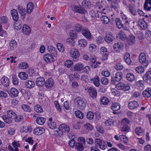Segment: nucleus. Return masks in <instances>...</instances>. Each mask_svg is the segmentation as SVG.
<instances>
[{"instance_id": "412c9836", "label": "nucleus", "mask_w": 151, "mask_h": 151, "mask_svg": "<svg viewBox=\"0 0 151 151\" xmlns=\"http://www.w3.org/2000/svg\"><path fill=\"white\" fill-rule=\"evenodd\" d=\"M22 31L23 33L26 35H29L31 32L29 27L27 24L23 25Z\"/></svg>"}, {"instance_id": "5fc2aeb1", "label": "nucleus", "mask_w": 151, "mask_h": 151, "mask_svg": "<svg viewBox=\"0 0 151 151\" xmlns=\"http://www.w3.org/2000/svg\"><path fill=\"white\" fill-rule=\"evenodd\" d=\"M84 127L86 130L88 131L91 130L93 128V126L90 123L84 124Z\"/></svg>"}, {"instance_id": "dca6fc26", "label": "nucleus", "mask_w": 151, "mask_h": 151, "mask_svg": "<svg viewBox=\"0 0 151 151\" xmlns=\"http://www.w3.org/2000/svg\"><path fill=\"white\" fill-rule=\"evenodd\" d=\"M1 83L2 84L6 87L9 85V80L8 78L4 76L1 79Z\"/></svg>"}, {"instance_id": "0e129e2a", "label": "nucleus", "mask_w": 151, "mask_h": 151, "mask_svg": "<svg viewBox=\"0 0 151 151\" xmlns=\"http://www.w3.org/2000/svg\"><path fill=\"white\" fill-rule=\"evenodd\" d=\"M76 143V141L75 139H70L68 142V144L69 146L73 148L74 146V145Z\"/></svg>"}, {"instance_id": "1a4fd4ad", "label": "nucleus", "mask_w": 151, "mask_h": 151, "mask_svg": "<svg viewBox=\"0 0 151 151\" xmlns=\"http://www.w3.org/2000/svg\"><path fill=\"white\" fill-rule=\"evenodd\" d=\"M44 78L42 77L37 78L36 80V84L37 86L40 87H42L45 84Z\"/></svg>"}, {"instance_id": "4468645a", "label": "nucleus", "mask_w": 151, "mask_h": 151, "mask_svg": "<svg viewBox=\"0 0 151 151\" xmlns=\"http://www.w3.org/2000/svg\"><path fill=\"white\" fill-rule=\"evenodd\" d=\"M105 41L108 43H110L113 41L114 38L111 34H106L104 38Z\"/></svg>"}, {"instance_id": "09e8293b", "label": "nucleus", "mask_w": 151, "mask_h": 151, "mask_svg": "<svg viewBox=\"0 0 151 151\" xmlns=\"http://www.w3.org/2000/svg\"><path fill=\"white\" fill-rule=\"evenodd\" d=\"M70 36L74 39H75L77 37V32L76 30H71L70 32Z\"/></svg>"}, {"instance_id": "c03bdc74", "label": "nucleus", "mask_w": 151, "mask_h": 151, "mask_svg": "<svg viewBox=\"0 0 151 151\" xmlns=\"http://www.w3.org/2000/svg\"><path fill=\"white\" fill-rule=\"evenodd\" d=\"M120 105L118 103L113 104L111 106L112 109L114 111H118L120 109Z\"/></svg>"}, {"instance_id": "423d86ee", "label": "nucleus", "mask_w": 151, "mask_h": 151, "mask_svg": "<svg viewBox=\"0 0 151 151\" xmlns=\"http://www.w3.org/2000/svg\"><path fill=\"white\" fill-rule=\"evenodd\" d=\"M101 53L102 56V60H106L109 54V52L107 51V49L105 47H102L100 48Z\"/></svg>"}, {"instance_id": "b1692460", "label": "nucleus", "mask_w": 151, "mask_h": 151, "mask_svg": "<svg viewBox=\"0 0 151 151\" xmlns=\"http://www.w3.org/2000/svg\"><path fill=\"white\" fill-rule=\"evenodd\" d=\"M135 132L137 134L141 137H143L144 135V131L140 127H137L135 129Z\"/></svg>"}, {"instance_id": "052dcab7", "label": "nucleus", "mask_w": 151, "mask_h": 151, "mask_svg": "<svg viewBox=\"0 0 151 151\" xmlns=\"http://www.w3.org/2000/svg\"><path fill=\"white\" fill-rule=\"evenodd\" d=\"M73 62L71 60H67L65 63V65L68 68L70 67L73 64Z\"/></svg>"}, {"instance_id": "4c0bfd02", "label": "nucleus", "mask_w": 151, "mask_h": 151, "mask_svg": "<svg viewBox=\"0 0 151 151\" xmlns=\"http://www.w3.org/2000/svg\"><path fill=\"white\" fill-rule=\"evenodd\" d=\"M18 76L22 80H25L27 77V75L24 72H20L18 74Z\"/></svg>"}, {"instance_id": "e2e57ef3", "label": "nucleus", "mask_w": 151, "mask_h": 151, "mask_svg": "<svg viewBox=\"0 0 151 151\" xmlns=\"http://www.w3.org/2000/svg\"><path fill=\"white\" fill-rule=\"evenodd\" d=\"M101 81L103 84L105 85L107 84L108 83V79L104 77H102L101 78Z\"/></svg>"}, {"instance_id": "58836bf2", "label": "nucleus", "mask_w": 151, "mask_h": 151, "mask_svg": "<svg viewBox=\"0 0 151 151\" xmlns=\"http://www.w3.org/2000/svg\"><path fill=\"white\" fill-rule=\"evenodd\" d=\"M2 118L4 121L8 124H10L12 122L11 119L8 117V116H7L5 115H3L2 116Z\"/></svg>"}, {"instance_id": "20e7f679", "label": "nucleus", "mask_w": 151, "mask_h": 151, "mask_svg": "<svg viewBox=\"0 0 151 151\" xmlns=\"http://www.w3.org/2000/svg\"><path fill=\"white\" fill-rule=\"evenodd\" d=\"M116 88L119 90H123L124 91H127L130 89V86L128 84H125L124 83L120 82L116 85Z\"/></svg>"}, {"instance_id": "a878e982", "label": "nucleus", "mask_w": 151, "mask_h": 151, "mask_svg": "<svg viewBox=\"0 0 151 151\" xmlns=\"http://www.w3.org/2000/svg\"><path fill=\"white\" fill-rule=\"evenodd\" d=\"M25 85L27 88H32L34 86L35 84L33 81L28 80L26 81Z\"/></svg>"}, {"instance_id": "49530a36", "label": "nucleus", "mask_w": 151, "mask_h": 151, "mask_svg": "<svg viewBox=\"0 0 151 151\" xmlns=\"http://www.w3.org/2000/svg\"><path fill=\"white\" fill-rule=\"evenodd\" d=\"M101 101L102 104L106 105L108 104L109 100L108 98L106 97H102L101 98Z\"/></svg>"}, {"instance_id": "aec40b11", "label": "nucleus", "mask_w": 151, "mask_h": 151, "mask_svg": "<svg viewBox=\"0 0 151 151\" xmlns=\"http://www.w3.org/2000/svg\"><path fill=\"white\" fill-rule=\"evenodd\" d=\"M45 131V129L42 128H36L34 130V133L36 135H40Z\"/></svg>"}, {"instance_id": "a211bd4d", "label": "nucleus", "mask_w": 151, "mask_h": 151, "mask_svg": "<svg viewBox=\"0 0 151 151\" xmlns=\"http://www.w3.org/2000/svg\"><path fill=\"white\" fill-rule=\"evenodd\" d=\"M89 90L90 95L91 97L93 99L96 98L97 96V91L96 89L93 87H90Z\"/></svg>"}, {"instance_id": "69168bd1", "label": "nucleus", "mask_w": 151, "mask_h": 151, "mask_svg": "<svg viewBox=\"0 0 151 151\" xmlns=\"http://www.w3.org/2000/svg\"><path fill=\"white\" fill-rule=\"evenodd\" d=\"M99 147L100 149L104 150L107 147V145H105V142L103 141L101 143L100 145H99Z\"/></svg>"}, {"instance_id": "bf43d9fd", "label": "nucleus", "mask_w": 151, "mask_h": 151, "mask_svg": "<svg viewBox=\"0 0 151 151\" xmlns=\"http://www.w3.org/2000/svg\"><path fill=\"white\" fill-rule=\"evenodd\" d=\"M66 42L68 44H71L73 46L74 45V44L75 41H74V39L73 38H69L67 39L66 40Z\"/></svg>"}, {"instance_id": "2f4dec72", "label": "nucleus", "mask_w": 151, "mask_h": 151, "mask_svg": "<svg viewBox=\"0 0 151 151\" xmlns=\"http://www.w3.org/2000/svg\"><path fill=\"white\" fill-rule=\"evenodd\" d=\"M124 47L123 44L122 43H115L113 46V48L115 51H118V49L122 48Z\"/></svg>"}, {"instance_id": "7ed1b4c3", "label": "nucleus", "mask_w": 151, "mask_h": 151, "mask_svg": "<svg viewBox=\"0 0 151 151\" xmlns=\"http://www.w3.org/2000/svg\"><path fill=\"white\" fill-rule=\"evenodd\" d=\"M70 56L74 59H77L79 57L80 54L78 50L76 48L71 49L69 50Z\"/></svg>"}, {"instance_id": "864d4df0", "label": "nucleus", "mask_w": 151, "mask_h": 151, "mask_svg": "<svg viewBox=\"0 0 151 151\" xmlns=\"http://www.w3.org/2000/svg\"><path fill=\"white\" fill-rule=\"evenodd\" d=\"M93 116L94 114L92 112L89 111L87 113L86 117L89 120H91L93 118Z\"/></svg>"}, {"instance_id": "c756f323", "label": "nucleus", "mask_w": 151, "mask_h": 151, "mask_svg": "<svg viewBox=\"0 0 151 151\" xmlns=\"http://www.w3.org/2000/svg\"><path fill=\"white\" fill-rule=\"evenodd\" d=\"M74 10L76 12L84 14L86 12L81 7L76 6L74 8Z\"/></svg>"}, {"instance_id": "f8f14e48", "label": "nucleus", "mask_w": 151, "mask_h": 151, "mask_svg": "<svg viewBox=\"0 0 151 151\" xmlns=\"http://www.w3.org/2000/svg\"><path fill=\"white\" fill-rule=\"evenodd\" d=\"M144 7L145 10L147 11H151V0H145Z\"/></svg>"}, {"instance_id": "37998d69", "label": "nucleus", "mask_w": 151, "mask_h": 151, "mask_svg": "<svg viewBox=\"0 0 151 151\" xmlns=\"http://www.w3.org/2000/svg\"><path fill=\"white\" fill-rule=\"evenodd\" d=\"M9 45L10 49L13 50L16 47L17 43L14 40H12L9 43Z\"/></svg>"}, {"instance_id": "0eeeda50", "label": "nucleus", "mask_w": 151, "mask_h": 151, "mask_svg": "<svg viewBox=\"0 0 151 151\" xmlns=\"http://www.w3.org/2000/svg\"><path fill=\"white\" fill-rule=\"evenodd\" d=\"M53 55L50 53H47L44 55L43 58L44 60L47 63H51L54 61Z\"/></svg>"}, {"instance_id": "338daca9", "label": "nucleus", "mask_w": 151, "mask_h": 151, "mask_svg": "<svg viewBox=\"0 0 151 151\" xmlns=\"http://www.w3.org/2000/svg\"><path fill=\"white\" fill-rule=\"evenodd\" d=\"M0 22H3L4 23H6L8 22V19L7 17L3 16L0 18Z\"/></svg>"}, {"instance_id": "f704fd0d", "label": "nucleus", "mask_w": 151, "mask_h": 151, "mask_svg": "<svg viewBox=\"0 0 151 151\" xmlns=\"http://www.w3.org/2000/svg\"><path fill=\"white\" fill-rule=\"evenodd\" d=\"M33 7L34 5L32 3H29L27 5V13L30 14L32 12Z\"/></svg>"}, {"instance_id": "393cba45", "label": "nucleus", "mask_w": 151, "mask_h": 151, "mask_svg": "<svg viewBox=\"0 0 151 151\" xmlns=\"http://www.w3.org/2000/svg\"><path fill=\"white\" fill-rule=\"evenodd\" d=\"M84 68V66L81 63H78L76 64L73 67L74 69L76 71H80Z\"/></svg>"}, {"instance_id": "3c124183", "label": "nucleus", "mask_w": 151, "mask_h": 151, "mask_svg": "<svg viewBox=\"0 0 151 151\" xmlns=\"http://www.w3.org/2000/svg\"><path fill=\"white\" fill-rule=\"evenodd\" d=\"M136 35L139 40H142L144 38V35L142 32L140 31H137L136 33Z\"/></svg>"}, {"instance_id": "c85d7f7f", "label": "nucleus", "mask_w": 151, "mask_h": 151, "mask_svg": "<svg viewBox=\"0 0 151 151\" xmlns=\"http://www.w3.org/2000/svg\"><path fill=\"white\" fill-rule=\"evenodd\" d=\"M100 20L103 23L107 24L109 22L110 19L108 17L104 15H102L100 17Z\"/></svg>"}, {"instance_id": "4d7b16f0", "label": "nucleus", "mask_w": 151, "mask_h": 151, "mask_svg": "<svg viewBox=\"0 0 151 151\" xmlns=\"http://www.w3.org/2000/svg\"><path fill=\"white\" fill-rule=\"evenodd\" d=\"M15 119L16 122H19L23 120L24 117L22 115L17 116V117H16Z\"/></svg>"}, {"instance_id": "6e6d98bb", "label": "nucleus", "mask_w": 151, "mask_h": 151, "mask_svg": "<svg viewBox=\"0 0 151 151\" xmlns=\"http://www.w3.org/2000/svg\"><path fill=\"white\" fill-rule=\"evenodd\" d=\"M57 47L59 51L62 52L64 50V47L61 44L58 43L57 44Z\"/></svg>"}, {"instance_id": "7c9ffc66", "label": "nucleus", "mask_w": 151, "mask_h": 151, "mask_svg": "<svg viewBox=\"0 0 151 151\" xmlns=\"http://www.w3.org/2000/svg\"><path fill=\"white\" fill-rule=\"evenodd\" d=\"M124 59L128 65L130 64L132 61L130 58V54L128 53H126L124 55Z\"/></svg>"}, {"instance_id": "bb28decb", "label": "nucleus", "mask_w": 151, "mask_h": 151, "mask_svg": "<svg viewBox=\"0 0 151 151\" xmlns=\"http://www.w3.org/2000/svg\"><path fill=\"white\" fill-rule=\"evenodd\" d=\"M75 149L77 151H82L84 149V146L80 142H77L76 144Z\"/></svg>"}, {"instance_id": "603ef678", "label": "nucleus", "mask_w": 151, "mask_h": 151, "mask_svg": "<svg viewBox=\"0 0 151 151\" xmlns=\"http://www.w3.org/2000/svg\"><path fill=\"white\" fill-rule=\"evenodd\" d=\"M135 71L138 73H141L144 71V69L142 66H138L135 68Z\"/></svg>"}, {"instance_id": "c9c22d12", "label": "nucleus", "mask_w": 151, "mask_h": 151, "mask_svg": "<svg viewBox=\"0 0 151 151\" xmlns=\"http://www.w3.org/2000/svg\"><path fill=\"white\" fill-rule=\"evenodd\" d=\"M91 81H93V83L97 87L99 86V79L98 76H96L93 78L91 79Z\"/></svg>"}, {"instance_id": "5701e85b", "label": "nucleus", "mask_w": 151, "mask_h": 151, "mask_svg": "<svg viewBox=\"0 0 151 151\" xmlns=\"http://www.w3.org/2000/svg\"><path fill=\"white\" fill-rule=\"evenodd\" d=\"M11 14L14 21L17 22L19 18V16L17 11L13 9L11 11Z\"/></svg>"}, {"instance_id": "f257e3e1", "label": "nucleus", "mask_w": 151, "mask_h": 151, "mask_svg": "<svg viewBox=\"0 0 151 151\" xmlns=\"http://www.w3.org/2000/svg\"><path fill=\"white\" fill-rule=\"evenodd\" d=\"M123 74L121 72H119L116 73L114 77H111V84L115 85L116 83L119 82L122 79Z\"/></svg>"}, {"instance_id": "a18cd8bd", "label": "nucleus", "mask_w": 151, "mask_h": 151, "mask_svg": "<svg viewBox=\"0 0 151 151\" xmlns=\"http://www.w3.org/2000/svg\"><path fill=\"white\" fill-rule=\"evenodd\" d=\"M35 110L37 112L41 113L43 111L42 107L39 105H37L34 106Z\"/></svg>"}, {"instance_id": "de8ad7c7", "label": "nucleus", "mask_w": 151, "mask_h": 151, "mask_svg": "<svg viewBox=\"0 0 151 151\" xmlns=\"http://www.w3.org/2000/svg\"><path fill=\"white\" fill-rule=\"evenodd\" d=\"M119 139L122 142L124 143L127 142L128 141V138L127 137L123 135L119 136Z\"/></svg>"}, {"instance_id": "f3484780", "label": "nucleus", "mask_w": 151, "mask_h": 151, "mask_svg": "<svg viewBox=\"0 0 151 151\" xmlns=\"http://www.w3.org/2000/svg\"><path fill=\"white\" fill-rule=\"evenodd\" d=\"M47 50L49 52L54 56L55 57L57 56L58 52L55 50V49L54 47L52 46H49L48 47Z\"/></svg>"}, {"instance_id": "e433bc0d", "label": "nucleus", "mask_w": 151, "mask_h": 151, "mask_svg": "<svg viewBox=\"0 0 151 151\" xmlns=\"http://www.w3.org/2000/svg\"><path fill=\"white\" fill-rule=\"evenodd\" d=\"M37 123L41 125H43L45 122V119L42 117H38L36 120Z\"/></svg>"}, {"instance_id": "774afa93", "label": "nucleus", "mask_w": 151, "mask_h": 151, "mask_svg": "<svg viewBox=\"0 0 151 151\" xmlns=\"http://www.w3.org/2000/svg\"><path fill=\"white\" fill-rule=\"evenodd\" d=\"M75 29L76 32H79L83 29L82 26L80 24H78L76 25L75 26Z\"/></svg>"}, {"instance_id": "6e6552de", "label": "nucleus", "mask_w": 151, "mask_h": 151, "mask_svg": "<svg viewBox=\"0 0 151 151\" xmlns=\"http://www.w3.org/2000/svg\"><path fill=\"white\" fill-rule=\"evenodd\" d=\"M54 84V80L51 78H49L45 82V85L46 88L50 89L53 86Z\"/></svg>"}, {"instance_id": "6ab92c4d", "label": "nucleus", "mask_w": 151, "mask_h": 151, "mask_svg": "<svg viewBox=\"0 0 151 151\" xmlns=\"http://www.w3.org/2000/svg\"><path fill=\"white\" fill-rule=\"evenodd\" d=\"M138 24L143 29H145L147 27V24L146 22L143 20V19L139 20L138 22Z\"/></svg>"}, {"instance_id": "72a5a7b5", "label": "nucleus", "mask_w": 151, "mask_h": 151, "mask_svg": "<svg viewBox=\"0 0 151 151\" xmlns=\"http://www.w3.org/2000/svg\"><path fill=\"white\" fill-rule=\"evenodd\" d=\"M119 0H115L114 1H112L111 4L112 7L114 9H116L118 8L119 7Z\"/></svg>"}, {"instance_id": "f03ea898", "label": "nucleus", "mask_w": 151, "mask_h": 151, "mask_svg": "<svg viewBox=\"0 0 151 151\" xmlns=\"http://www.w3.org/2000/svg\"><path fill=\"white\" fill-rule=\"evenodd\" d=\"M139 60L140 63L143 64L145 66H147L148 64L149 61L147 59L146 55L144 52H142L140 55Z\"/></svg>"}, {"instance_id": "39448f33", "label": "nucleus", "mask_w": 151, "mask_h": 151, "mask_svg": "<svg viewBox=\"0 0 151 151\" xmlns=\"http://www.w3.org/2000/svg\"><path fill=\"white\" fill-rule=\"evenodd\" d=\"M75 99L77 101L78 107L82 109H84L86 107V104L83 99L78 97H76Z\"/></svg>"}, {"instance_id": "4be33fe9", "label": "nucleus", "mask_w": 151, "mask_h": 151, "mask_svg": "<svg viewBox=\"0 0 151 151\" xmlns=\"http://www.w3.org/2000/svg\"><path fill=\"white\" fill-rule=\"evenodd\" d=\"M142 94L144 97L150 98L151 95V88H147L144 91Z\"/></svg>"}, {"instance_id": "ea45409f", "label": "nucleus", "mask_w": 151, "mask_h": 151, "mask_svg": "<svg viewBox=\"0 0 151 151\" xmlns=\"http://www.w3.org/2000/svg\"><path fill=\"white\" fill-rule=\"evenodd\" d=\"M22 108L23 110L25 111L30 112L31 111V109L30 106L27 104H23L22 106Z\"/></svg>"}, {"instance_id": "9d476101", "label": "nucleus", "mask_w": 151, "mask_h": 151, "mask_svg": "<svg viewBox=\"0 0 151 151\" xmlns=\"http://www.w3.org/2000/svg\"><path fill=\"white\" fill-rule=\"evenodd\" d=\"M143 79L146 82H149L151 81V70L147 72L143 76Z\"/></svg>"}, {"instance_id": "2eb2a0df", "label": "nucleus", "mask_w": 151, "mask_h": 151, "mask_svg": "<svg viewBox=\"0 0 151 151\" xmlns=\"http://www.w3.org/2000/svg\"><path fill=\"white\" fill-rule=\"evenodd\" d=\"M8 93L9 95L11 96L16 97L18 95L19 92L16 88H12L10 89V91Z\"/></svg>"}, {"instance_id": "473e14b6", "label": "nucleus", "mask_w": 151, "mask_h": 151, "mask_svg": "<svg viewBox=\"0 0 151 151\" xmlns=\"http://www.w3.org/2000/svg\"><path fill=\"white\" fill-rule=\"evenodd\" d=\"M86 40L84 39H81L78 41V45L82 47H85L87 45Z\"/></svg>"}, {"instance_id": "79ce46f5", "label": "nucleus", "mask_w": 151, "mask_h": 151, "mask_svg": "<svg viewBox=\"0 0 151 151\" xmlns=\"http://www.w3.org/2000/svg\"><path fill=\"white\" fill-rule=\"evenodd\" d=\"M75 116L78 118L80 119H82L83 118V113L80 111H75Z\"/></svg>"}, {"instance_id": "a19ab883", "label": "nucleus", "mask_w": 151, "mask_h": 151, "mask_svg": "<svg viewBox=\"0 0 151 151\" xmlns=\"http://www.w3.org/2000/svg\"><path fill=\"white\" fill-rule=\"evenodd\" d=\"M116 25L120 29L123 27V24L120 19L116 18Z\"/></svg>"}, {"instance_id": "ddd939ff", "label": "nucleus", "mask_w": 151, "mask_h": 151, "mask_svg": "<svg viewBox=\"0 0 151 151\" xmlns=\"http://www.w3.org/2000/svg\"><path fill=\"white\" fill-rule=\"evenodd\" d=\"M58 129L65 133H68L70 130L69 127L64 124H62L60 125Z\"/></svg>"}, {"instance_id": "680f3d73", "label": "nucleus", "mask_w": 151, "mask_h": 151, "mask_svg": "<svg viewBox=\"0 0 151 151\" xmlns=\"http://www.w3.org/2000/svg\"><path fill=\"white\" fill-rule=\"evenodd\" d=\"M96 46L94 44H90L89 47V50L92 52L95 51L96 48Z\"/></svg>"}, {"instance_id": "13d9d810", "label": "nucleus", "mask_w": 151, "mask_h": 151, "mask_svg": "<svg viewBox=\"0 0 151 151\" xmlns=\"http://www.w3.org/2000/svg\"><path fill=\"white\" fill-rule=\"evenodd\" d=\"M129 120L126 118L123 119L121 121V123L122 125H128L129 124Z\"/></svg>"}, {"instance_id": "cd10ccee", "label": "nucleus", "mask_w": 151, "mask_h": 151, "mask_svg": "<svg viewBox=\"0 0 151 151\" xmlns=\"http://www.w3.org/2000/svg\"><path fill=\"white\" fill-rule=\"evenodd\" d=\"M7 116L10 118L13 119H15L17 117V115L16 113L12 111L9 110L7 112Z\"/></svg>"}, {"instance_id": "8fccbe9b", "label": "nucleus", "mask_w": 151, "mask_h": 151, "mask_svg": "<svg viewBox=\"0 0 151 151\" xmlns=\"http://www.w3.org/2000/svg\"><path fill=\"white\" fill-rule=\"evenodd\" d=\"M19 66L22 69H26L28 68V65L27 63L22 62L19 64Z\"/></svg>"}, {"instance_id": "9b49d317", "label": "nucleus", "mask_w": 151, "mask_h": 151, "mask_svg": "<svg viewBox=\"0 0 151 151\" xmlns=\"http://www.w3.org/2000/svg\"><path fill=\"white\" fill-rule=\"evenodd\" d=\"M82 34L87 39H90L91 37V34L88 29L86 28H83L82 29Z\"/></svg>"}]
</instances>
